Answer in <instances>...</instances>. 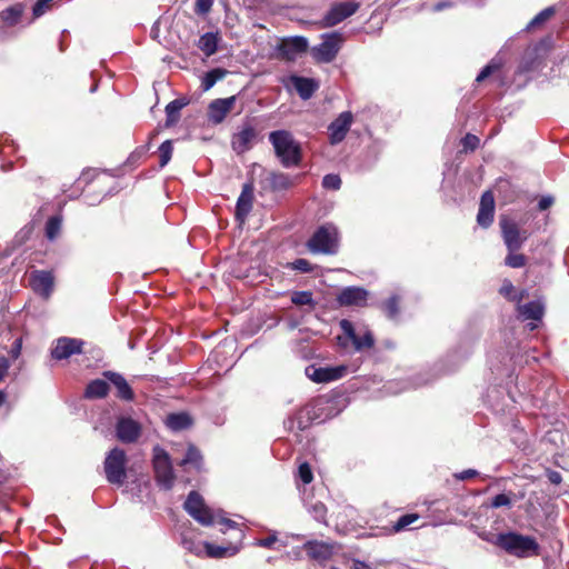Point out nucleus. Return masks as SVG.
Returning a JSON list of instances; mask_svg holds the SVG:
<instances>
[{"mask_svg": "<svg viewBox=\"0 0 569 569\" xmlns=\"http://www.w3.org/2000/svg\"><path fill=\"white\" fill-rule=\"evenodd\" d=\"M269 141L283 167L290 168L300 163V144L295 140L291 132L287 130L272 131L269 133Z\"/></svg>", "mask_w": 569, "mask_h": 569, "instance_id": "nucleus-1", "label": "nucleus"}, {"mask_svg": "<svg viewBox=\"0 0 569 569\" xmlns=\"http://www.w3.org/2000/svg\"><path fill=\"white\" fill-rule=\"evenodd\" d=\"M498 545L510 555L527 558L539 555V545L535 538L519 533H501L498 536Z\"/></svg>", "mask_w": 569, "mask_h": 569, "instance_id": "nucleus-2", "label": "nucleus"}, {"mask_svg": "<svg viewBox=\"0 0 569 569\" xmlns=\"http://www.w3.org/2000/svg\"><path fill=\"white\" fill-rule=\"evenodd\" d=\"M307 246L312 253L335 254L339 246L337 228L329 223L319 227Z\"/></svg>", "mask_w": 569, "mask_h": 569, "instance_id": "nucleus-3", "label": "nucleus"}, {"mask_svg": "<svg viewBox=\"0 0 569 569\" xmlns=\"http://www.w3.org/2000/svg\"><path fill=\"white\" fill-rule=\"evenodd\" d=\"M127 455L124 450L116 447L111 449L103 461V470L108 482L122 486L127 479Z\"/></svg>", "mask_w": 569, "mask_h": 569, "instance_id": "nucleus-4", "label": "nucleus"}, {"mask_svg": "<svg viewBox=\"0 0 569 569\" xmlns=\"http://www.w3.org/2000/svg\"><path fill=\"white\" fill-rule=\"evenodd\" d=\"M499 226L508 251H518L530 236L527 230L520 229L519 224L508 216L500 217Z\"/></svg>", "mask_w": 569, "mask_h": 569, "instance_id": "nucleus-5", "label": "nucleus"}, {"mask_svg": "<svg viewBox=\"0 0 569 569\" xmlns=\"http://www.w3.org/2000/svg\"><path fill=\"white\" fill-rule=\"evenodd\" d=\"M153 468L156 472L157 483L169 490L174 482V475L169 455L160 447L153 449Z\"/></svg>", "mask_w": 569, "mask_h": 569, "instance_id": "nucleus-6", "label": "nucleus"}, {"mask_svg": "<svg viewBox=\"0 0 569 569\" xmlns=\"http://www.w3.org/2000/svg\"><path fill=\"white\" fill-rule=\"evenodd\" d=\"M342 43V37L338 32L326 33L322 42L311 49L313 59L320 63H329L337 57Z\"/></svg>", "mask_w": 569, "mask_h": 569, "instance_id": "nucleus-7", "label": "nucleus"}, {"mask_svg": "<svg viewBox=\"0 0 569 569\" xmlns=\"http://www.w3.org/2000/svg\"><path fill=\"white\" fill-rule=\"evenodd\" d=\"M184 510L200 525L209 527L214 522V515L204 503L203 498L197 492L191 491L184 501Z\"/></svg>", "mask_w": 569, "mask_h": 569, "instance_id": "nucleus-8", "label": "nucleus"}, {"mask_svg": "<svg viewBox=\"0 0 569 569\" xmlns=\"http://www.w3.org/2000/svg\"><path fill=\"white\" fill-rule=\"evenodd\" d=\"M257 137L258 132L250 122L242 123L231 137L232 150L238 154L249 151L254 146Z\"/></svg>", "mask_w": 569, "mask_h": 569, "instance_id": "nucleus-9", "label": "nucleus"}, {"mask_svg": "<svg viewBox=\"0 0 569 569\" xmlns=\"http://www.w3.org/2000/svg\"><path fill=\"white\" fill-rule=\"evenodd\" d=\"M359 9V3L353 1L335 3L322 19L323 27H333L351 17Z\"/></svg>", "mask_w": 569, "mask_h": 569, "instance_id": "nucleus-10", "label": "nucleus"}, {"mask_svg": "<svg viewBox=\"0 0 569 569\" xmlns=\"http://www.w3.org/2000/svg\"><path fill=\"white\" fill-rule=\"evenodd\" d=\"M83 341L76 338L61 337L56 340L51 356L56 360L68 359L73 355L82 352Z\"/></svg>", "mask_w": 569, "mask_h": 569, "instance_id": "nucleus-11", "label": "nucleus"}, {"mask_svg": "<svg viewBox=\"0 0 569 569\" xmlns=\"http://www.w3.org/2000/svg\"><path fill=\"white\" fill-rule=\"evenodd\" d=\"M353 121L350 111L341 112L328 127L329 140L331 144L340 143L347 136Z\"/></svg>", "mask_w": 569, "mask_h": 569, "instance_id": "nucleus-12", "label": "nucleus"}, {"mask_svg": "<svg viewBox=\"0 0 569 569\" xmlns=\"http://www.w3.org/2000/svg\"><path fill=\"white\" fill-rule=\"evenodd\" d=\"M32 290L44 299H48L54 286V278L50 271L36 270L31 272L29 278Z\"/></svg>", "mask_w": 569, "mask_h": 569, "instance_id": "nucleus-13", "label": "nucleus"}, {"mask_svg": "<svg viewBox=\"0 0 569 569\" xmlns=\"http://www.w3.org/2000/svg\"><path fill=\"white\" fill-rule=\"evenodd\" d=\"M236 100V96L212 100L208 107L209 121L214 124L221 123L232 110Z\"/></svg>", "mask_w": 569, "mask_h": 569, "instance_id": "nucleus-14", "label": "nucleus"}, {"mask_svg": "<svg viewBox=\"0 0 569 569\" xmlns=\"http://www.w3.org/2000/svg\"><path fill=\"white\" fill-rule=\"evenodd\" d=\"M116 432L120 441L131 443L139 438L141 433V426L132 418L121 417L118 419Z\"/></svg>", "mask_w": 569, "mask_h": 569, "instance_id": "nucleus-15", "label": "nucleus"}, {"mask_svg": "<svg viewBox=\"0 0 569 569\" xmlns=\"http://www.w3.org/2000/svg\"><path fill=\"white\" fill-rule=\"evenodd\" d=\"M343 372V367L317 368L315 366H308L306 368V376L317 383L330 382L340 379Z\"/></svg>", "mask_w": 569, "mask_h": 569, "instance_id": "nucleus-16", "label": "nucleus"}, {"mask_svg": "<svg viewBox=\"0 0 569 569\" xmlns=\"http://www.w3.org/2000/svg\"><path fill=\"white\" fill-rule=\"evenodd\" d=\"M310 559L317 562H325L333 555V546L328 542L310 540L307 541L302 547Z\"/></svg>", "mask_w": 569, "mask_h": 569, "instance_id": "nucleus-17", "label": "nucleus"}, {"mask_svg": "<svg viewBox=\"0 0 569 569\" xmlns=\"http://www.w3.org/2000/svg\"><path fill=\"white\" fill-rule=\"evenodd\" d=\"M495 198L491 191L482 193L480 207L477 214V222L482 228H488L493 221Z\"/></svg>", "mask_w": 569, "mask_h": 569, "instance_id": "nucleus-18", "label": "nucleus"}, {"mask_svg": "<svg viewBox=\"0 0 569 569\" xmlns=\"http://www.w3.org/2000/svg\"><path fill=\"white\" fill-rule=\"evenodd\" d=\"M308 48V40L305 37H292L284 39L279 50L287 60H295L299 54L303 53Z\"/></svg>", "mask_w": 569, "mask_h": 569, "instance_id": "nucleus-19", "label": "nucleus"}, {"mask_svg": "<svg viewBox=\"0 0 569 569\" xmlns=\"http://www.w3.org/2000/svg\"><path fill=\"white\" fill-rule=\"evenodd\" d=\"M368 297V291L359 287H347L338 296L340 306H363Z\"/></svg>", "mask_w": 569, "mask_h": 569, "instance_id": "nucleus-20", "label": "nucleus"}, {"mask_svg": "<svg viewBox=\"0 0 569 569\" xmlns=\"http://www.w3.org/2000/svg\"><path fill=\"white\" fill-rule=\"evenodd\" d=\"M253 188L247 183L243 186L242 191L237 200L236 217L240 222H243L252 209Z\"/></svg>", "mask_w": 569, "mask_h": 569, "instance_id": "nucleus-21", "label": "nucleus"}, {"mask_svg": "<svg viewBox=\"0 0 569 569\" xmlns=\"http://www.w3.org/2000/svg\"><path fill=\"white\" fill-rule=\"evenodd\" d=\"M103 376L116 387L118 398L126 401L133 400L134 393L122 375L113 371H106Z\"/></svg>", "mask_w": 569, "mask_h": 569, "instance_id": "nucleus-22", "label": "nucleus"}, {"mask_svg": "<svg viewBox=\"0 0 569 569\" xmlns=\"http://www.w3.org/2000/svg\"><path fill=\"white\" fill-rule=\"evenodd\" d=\"M289 81L302 100L310 99L319 87L313 79L299 76H291Z\"/></svg>", "mask_w": 569, "mask_h": 569, "instance_id": "nucleus-23", "label": "nucleus"}, {"mask_svg": "<svg viewBox=\"0 0 569 569\" xmlns=\"http://www.w3.org/2000/svg\"><path fill=\"white\" fill-rule=\"evenodd\" d=\"M518 315L522 320L539 321L543 316V305L539 300L530 301L525 305H518Z\"/></svg>", "mask_w": 569, "mask_h": 569, "instance_id": "nucleus-24", "label": "nucleus"}, {"mask_svg": "<svg viewBox=\"0 0 569 569\" xmlns=\"http://www.w3.org/2000/svg\"><path fill=\"white\" fill-rule=\"evenodd\" d=\"M240 548V545L217 546L210 542L203 543V549L207 556L217 559L232 557L239 552Z\"/></svg>", "mask_w": 569, "mask_h": 569, "instance_id": "nucleus-25", "label": "nucleus"}, {"mask_svg": "<svg viewBox=\"0 0 569 569\" xmlns=\"http://www.w3.org/2000/svg\"><path fill=\"white\" fill-rule=\"evenodd\" d=\"M218 40V33L207 32L199 38L197 46L206 57H210L217 52Z\"/></svg>", "mask_w": 569, "mask_h": 569, "instance_id": "nucleus-26", "label": "nucleus"}, {"mask_svg": "<svg viewBox=\"0 0 569 569\" xmlns=\"http://www.w3.org/2000/svg\"><path fill=\"white\" fill-rule=\"evenodd\" d=\"M108 382L101 379L91 381L86 388V397L89 399H101L108 395Z\"/></svg>", "mask_w": 569, "mask_h": 569, "instance_id": "nucleus-27", "label": "nucleus"}, {"mask_svg": "<svg viewBox=\"0 0 569 569\" xmlns=\"http://www.w3.org/2000/svg\"><path fill=\"white\" fill-rule=\"evenodd\" d=\"M166 425L173 431L187 429L191 426V419L187 413H172L166 419Z\"/></svg>", "mask_w": 569, "mask_h": 569, "instance_id": "nucleus-28", "label": "nucleus"}, {"mask_svg": "<svg viewBox=\"0 0 569 569\" xmlns=\"http://www.w3.org/2000/svg\"><path fill=\"white\" fill-rule=\"evenodd\" d=\"M187 103L188 101L186 99H174L167 104V126H171L178 121L180 111L187 106Z\"/></svg>", "mask_w": 569, "mask_h": 569, "instance_id": "nucleus-29", "label": "nucleus"}, {"mask_svg": "<svg viewBox=\"0 0 569 569\" xmlns=\"http://www.w3.org/2000/svg\"><path fill=\"white\" fill-rule=\"evenodd\" d=\"M23 10L24 8L21 3H16L3 10L1 18L8 26H16L20 21Z\"/></svg>", "mask_w": 569, "mask_h": 569, "instance_id": "nucleus-30", "label": "nucleus"}, {"mask_svg": "<svg viewBox=\"0 0 569 569\" xmlns=\"http://www.w3.org/2000/svg\"><path fill=\"white\" fill-rule=\"evenodd\" d=\"M227 74V70L221 68H216L208 71L201 82V88L203 91L210 90L218 81L222 80Z\"/></svg>", "mask_w": 569, "mask_h": 569, "instance_id": "nucleus-31", "label": "nucleus"}, {"mask_svg": "<svg viewBox=\"0 0 569 569\" xmlns=\"http://www.w3.org/2000/svg\"><path fill=\"white\" fill-rule=\"evenodd\" d=\"M201 460L202 457L200 455V451L196 447L190 446L188 448L186 457L181 460L180 465L192 466L194 469L199 470L201 467Z\"/></svg>", "mask_w": 569, "mask_h": 569, "instance_id": "nucleus-32", "label": "nucleus"}, {"mask_svg": "<svg viewBox=\"0 0 569 569\" xmlns=\"http://www.w3.org/2000/svg\"><path fill=\"white\" fill-rule=\"evenodd\" d=\"M291 302L296 306H309L311 308L316 306L311 291H293L291 293Z\"/></svg>", "mask_w": 569, "mask_h": 569, "instance_id": "nucleus-33", "label": "nucleus"}, {"mask_svg": "<svg viewBox=\"0 0 569 569\" xmlns=\"http://www.w3.org/2000/svg\"><path fill=\"white\" fill-rule=\"evenodd\" d=\"M352 343L357 351H361L363 349L371 348L375 343V339L372 333L369 330H366L362 336L357 335L352 340Z\"/></svg>", "mask_w": 569, "mask_h": 569, "instance_id": "nucleus-34", "label": "nucleus"}, {"mask_svg": "<svg viewBox=\"0 0 569 569\" xmlns=\"http://www.w3.org/2000/svg\"><path fill=\"white\" fill-rule=\"evenodd\" d=\"M269 182L274 190L287 189L290 184L289 177L282 172H271L269 176Z\"/></svg>", "mask_w": 569, "mask_h": 569, "instance_id": "nucleus-35", "label": "nucleus"}, {"mask_svg": "<svg viewBox=\"0 0 569 569\" xmlns=\"http://www.w3.org/2000/svg\"><path fill=\"white\" fill-rule=\"evenodd\" d=\"M418 519V513L403 515L393 523L392 531L400 532L402 530H406L410 525L415 523Z\"/></svg>", "mask_w": 569, "mask_h": 569, "instance_id": "nucleus-36", "label": "nucleus"}, {"mask_svg": "<svg viewBox=\"0 0 569 569\" xmlns=\"http://www.w3.org/2000/svg\"><path fill=\"white\" fill-rule=\"evenodd\" d=\"M173 146L171 140H166L159 147L160 167L163 168L171 160Z\"/></svg>", "mask_w": 569, "mask_h": 569, "instance_id": "nucleus-37", "label": "nucleus"}, {"mask_svg": "<svg viewBox=\"0 0 569 569\" xmlns=\"http://www.w3.org/2000/svg\"><path fill=\"white\" fill-rule=\"evenodd\" d=\"M526 257L522 253H517V251H509L505 259L506 266L510 268H522L526 264Z\"/></svg>", "mask_w": 569, "mask_h": 569, "instance_id": "nucleus-38", "label": "nucleus"}, {"mask_svg": "<svg viewBox=\"0 0 569 569\" xmlns=\"http://www.w3.org/2000/svg\"><path fill=\"white\" fill-rule=\"evenodd\" d=\"M500 293L511 301H520L523 297L522 293H520V295L516 293L515 287L511 283V281H509V280L503 281V283L500 288Z\"/></svg>", "mask_w": 569, "mask_h": 569, "instance_id": "nucleus-39", "label": "nucleus"}, {"mask_svg": "<svg viewBox=\"0 0 569 569\" xmlns=\"http://www.w3.org/2000/svg\"><path fill=\"white\" fill-rule=\"evenodd\" d=\"M308 511L312 515V517L319 521V522H323L325 519H326V515H327V508L326 506L320 502V501H317L312 505H309L308 506Z\"/></svg>", "mask_w": 569, "mask_h": 569, "instance_id": "nucleus-40", "label": "nucleus"}, {"mask_svg": "<svg viewBox=\"0 0 569 569\" xmlns=\"http://www.w3.org/2000/svg\"><path fill=\"white\" fill-rule=\"evenodd\" d=\"M385 312L390 319H396L399 313V298L392 296L383 305Z\"/></svg>", "mask_w": 569, "mask_h": 569, "instance_id": "nucleus-41", "label": "nucleus"}, {"mask_svg": "<svg viewBox=\"0 0 569 569\" xmlns=\"http://www.w3.org/2000/svg\"><path fill=\"white\" fill-rule=\"evenodd\" d=\"M555 13V10L552 8H546L542 11H540L527 26V29H533L537 26L546 22L552 14Z\"/></svg>", "mask_w": 569, "mask_h": 569, "instance_id": "nucleus-42", "label": "nucleus"}, {"mask_svg": "<svg viewBox=\"0 0 569 569\" xmlns=\"http://www.w3.org/2000/svg\"><path fill=\"white\" fill-rule=\"evenodd\" d=\"M61 222L58 218L52 217L48 220L46 226V233L48 239L53 240L59 233Z\"/></svg>", "mask_w": 569, "mask_h": 569, "instance_id": "nucleus-43", "label": "nucleus"}, {"mask_svg": "<svg viewBox=\"0 0 569 569\" xmlns=\"http://www.w3.org/2000/svg\"><path fill=\"white\" fill-rule=\"evenodd\" d=\"M322 187L330 190H338L341 187V179L338 174H326L322 179Z\"/></svg>", "mask_w": 569, "mask_h": 569, "instance_id": "nucleus-44", "label": "nucleus"}, {"mask_svg": "<svg viewBox=\"0 0 569 569\" xmlns=\"http://www.w3.org/2000/svg\"><path fill=\"white\" fill-rule=\"evenodd\" d=\"M53 0H37L32 8V13L34 18H39L43 16L51 7V2Z\"/></svg>", "mask_w": 569, "mask_h": 569, "instance_id": "nucleus-45", "label": "nucleus"}, {"mask_svg": "<svg viewBox=\"0 0 569 569\" xmlns=\"http://www.w3.org/2000/svg\"><path fill=\"white\" fill-rule=\"evenodd\" d=\"M298 475L301 481L306 485L310 483L313 479L311 468L307 462H303L299 466Z\"/></svg>", "mask_w": 569, "mask_h": 569, "instance_id": "nucleus-46", "label": "nucleus"}, {"mask_svg": "<svg viewBox=\"0 0 569 569\" xmlns=\"http://www.w3.org/2000/svg\"><path fill=\"white\" fill-rule=\"evenodd\" d=\"M461 142H462L465 150L473 151L475 149L478 148L480 140L477 136L468 133L463 137Z\"/></svg>", "mask_w": 569, "mask_h": 569, "instance_id": "nucleus-47", "label": "nucleus"}, {"mask_svg": "<svg viewBox=\"0 0 569 569\" xmlns=\"http://www.w3.org/2000/svg\"><path fill=\"white\" fill-rule=\"evenodd\" d=\"M290 267L293 270H298L300 272H310L312 271L311 263L307 259H297L290 263Z\"/></svg>", "mask_w": 569, "mask_h": 569, "instance_id": "nucleus-48", "label": "nucleus"}, {"mask_svg": "<svg viewBox=\"0 0 569 569\" xmlns=\"http://www.w3.org/2000/svg\"><path fill=\"white\" fill-rule=\"evenodd\" d=\"M511 505L510 498L505 493H499L491 500L492 508L509 507Z\"/></svg>", "mask_w": 569, "mask_h": 569, "instance_id": "nucleus-49", "label": "nucleus"}, {"mask_svg": "<svg viewBox=\"0 0 569 569\" xmlns=\"http://www.w3.org/2000/svg\"><path fill=\"white\" fill-rule=\"evenodd\" d=\"M213 4V0H196V12L207 14Z\"/></svg>", "mask_w": 569, "mask_h": 569, "instance_id": "nucleus-50", "label": "nucleus"}, {"mask_svg": "<svg viewBox=\"0 0 569 569\" xmlns=\"http://www.w3.org/2000/svg\"><path fill=\"white\" fill-rule=\"evenodd\" d=\"M340 327H341V329H342L343 333H345V335H346V336H347L351 341L356 338L357 333H356V331H355L353 325H352L349 320H346V319L341 320V321H340Z\"/></svg>", "mask_w": 569, "mask_h": 569, "instance_id": "nucleus-51", "label": "nucleus"}, {"mask_svg": "<svg viewBox=\"0 0 569 569\" xmlns=\"http://www.w3.org/2000/svg\"><path fill=\"white\" fill-rule=\"evenodd\" d=\"M182 545L190 552L197 555H200L202 552V547L200 545L197 546L191 539H188L186 536L182 537Z\"/></svg>", "mask_w": 569, "mask_h": 569, "instance_id": "nucleus-52", "label": "nucleus"}, {"mask_svg": "<svg viewBox=\"0 0 569 569\" xmlns=\"http://www.w3.org/2000/svg\"><path fill=\"white\" fill-rule=\"evenodd\" d=\"M497 68H498L497 66H493V64H491V63H490V64H488V66H486V67L481 70V72L477 76L476 81L481 82V81H482V80H485L487 77H489V76L492 73V71H493L495 69H497Z\"/></svg>", "mask_w": 569, "mask_h": 569, "instance_id": "nucleus-53", "label": "nucleus"}, {"mask_svg": "<svg viewBox=\"0 0 569 569\" xmlns=\"http://www.w3.org/2000/svg\"><path fill=\"white\" fill-rule=\"evenodd\" d=\"M553 203V198L551 196H543L540 198L539 202H538V209L540 211H543V210H547L548 208H550Z\"/></svg>", "mask_w": 569, "mask_h": 569, "instance_id": "nucleus-54", "label": "nucleus"}, {"mask_svg": "<svg viewBox=\"0 0 569 569\" xmlns=\"http://www.w3.org/2000/svg\"><path fill=\"white\" fill-rule=\"evenodd\" d=\"M277 542V536L276 535H272V536H269L264 539H259L256 545L259 546V547H263V548H271L272 545Z\"/></svg>", "mask_w": 569, "mask_h": 569, "instance_id": "nucleus-55", "label": "nucleus"}, {"mask_svg": "<svg viewBox=\"0 0 569 569\" xmlns=\"http://www.w3.org/2000/svg\"><path fill=\"white\" fill-rule=\"evenodd\" d=\"M478 475V471L475 469H467L459 473H456V478L459 480H467Z\"/></svg>", "mask_w": 569, "mask_h": 569, "instance_id": "nucleus-56", "label": "nucleus"}, {"mask_svg": "<svg viewBox=\"0 0 569 569\" xmlns=\"http://www.w3.org/2000/svg\"><path fill=\"white\" fill-rule=\"evenodd\" d=\"M9 360L4 357H0V381L6 377L9 370Z\"/></svg>", "mask_w": 569, "mask_h": 569, "instance_id": "nucleus-57", "label": "nucleus"}, {"mask_svg": "<svg viewBox=\"0 0 569 569\" xmlns=\"http://www.w3.org/2000/svg\"><path fill=\"white\" fill-rule=\"evenodd\" d=\"M219 523L224 525L228 529H237L238 523L233 520L227 519V518H220Z\"/></svg>", "mask_w": 569, "mask_h": 569, "instance_id": "nucleus-58", "label": "nucleus"}, {"mask_svg": "<svg viewBox=\"0 0 569 569\" xmlns=\"http://www.w3.org/2000/svg\"><path fill=\"white\" fill-rule=\"evenodd\" d=\"M548 478H549V480H550L552 483H555V485L560 483V482H561V480H562V478H561L560 473H559V472H557V471H551V472H549Z\"/></svg>", "mask_w": 569, "mask_h": 569, "instance_id": "nucleus-59", "label": "nucleus"}, {"mask_svg": "<svg viewBox=\"0 0 569 569\" xmlns=\"http://www.w3.org/2000/svg\"><path fill=\"white\" fill-rule=\"evenodd\" d=\"M352 569H372L368 563L361 560H353Z\"/></svg>", "mask_w": 569, "mask_h": 569, "instance_id": "nucleus-60", "label": "nucleus"}, {"mask_svg": "<svg viewBox=\"0 0 569 569\" xmlns=\"http://www.w3.org/2000/svg\"><path fill=\"white\" fill-rule=\"evenodd\" d=\"M447 6L448 4L446 2H438L437 4H435L433 10L440 11V10L445 9Z\"/></svg>", "mask_w": 569, "mask_h": 569, "instance_id": "nucleus-61", "label": "nucleus"}, {"mask_svg": "<svg viewBox=\"0 0 569 569\" xmlns=\"http://www.w3.org/2000/svg\"><path fill=\"white\" fill-rule=\"evenodd\" d=\"M243 537H244L243 531L241 529H238V531H237V539L239 541H241L243 539Z\"/></svg>", "mask_w": 569, "mask_h": 569, "instance_id": "nucleus-62", "label": "nucleus"}, {"mask_svg": "<svg viewBox=\"0 0 569 569\" xmlns=\"http://www.w3.org/2000/svg\"><path fill=\"white\" fill-rule=\"evenodd\" d=\"M6 398H7L6 393L0 390V406L4 403Z\"/></svg>", "mask_w": 569, "mask_h": 569, "instance_id": "nucleus-63", "label": "nucleus"}, {"mask_svg": "<svg viewBox=\"0 0 569 569\" xmlns=\"http://www.w3.org/2000/svg\"><path fill=\"white\" fill-rule=\"evenodd\" d=\"M293 556L296 559H299L300 558V555H301V551H300V548H297L292 551Z\"/></svg>", "mask_w": 569, "mask_h": 569, "instance_id": "nucleus-64", "label": "nucleus"}]
</instances>
